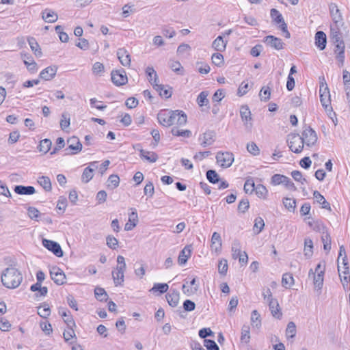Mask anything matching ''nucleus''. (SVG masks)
Returning <instances> with one entry per match:
<instances>
[{
	"instance_id": "1",
	"label": "nucleus",
	"mask_w": 350,
	"mask_h": 350,
	"mask_svg": "<svg viewBox=\"0 0 350 350\" xmlns=\"http://www.w3.org/2000/svg\"><path fill=\"white\" fill-rule=\"evenodd\" d=\"M159 122L164 126H170L174 124L183 126L187 123V118L183 111L162 110L157 115Z\"/></svg>"
},
{
	"instance_id": "2",
	"label": "nucleus",
	"mask_w": 350,
	"mask_h": 350,
	"mask_svg": "<svg viewBox=\"0 0 350 350\" xmlns=\"http://www.w3.org/2000/svg\"><path fill=\"white\" fill-rule=\"evenodd\" d=\"M2 284L8 288H16L22 282V275L19 269L10 266L5 269L1 275Z\"/></svg>"
},
{
	"instance_id": "3",
	"label": "nucleus",
	"mask_w": 350,
	"mask_h": 350,
	"mask_svg": "<svg viewBox=\"0 0 350 350\" xmlns=\"http://www.w3.org/2000/svg\"><path fill=\"white\" fill-rule=\"evenodd\" d=\"M126 269L125 259L122 256H118L117 265L112 271V278L116 286H122L124 281V271Z\"/></svg>"
},
{
	"instance_id": "4",
	"label": "nucleus",
	"mask_w": 350,
	"mask_h": 350,
	"mask_svg": "<svg viewBox=\"0 0 350 350\" xmlns=\"http://www.w3.org/2000/svg\"><path fill=\"white\" fill-rule=\"evenodd\" d=\"M325 273V265L319 262L314 272L312 269L309 271V276L313 275V283L314 288L317 290H321L323 285Z\"/></svg>"
},
{
	"instance_id": "5",
	"label": "nucleus",
	"mask_w": 350,
	"mask_h": 350,
	"mask_svg": "<svg viewBox=\"0 0 350 350\" xmlns=\"http://www.w3.org/2000/svg\"><path fill=\"white\" fill-rule=\"evenodd\" d=\"M287 142L290 150L295 153H299L304 148V144L299 134L291 133L288 135Z\"/></svg>"
},
{
	"instance_id": "6",
	"label": "nucleus",
	"mask_w": 350,
	"mask_h": 350,
	"mask_svg": "<svg viewBox=\"0 0 350 350\" xmlns=\"http://www.w3.org/2000/svg\"><path fill=\"white\" fill-rule=\"evenodd\" d=\"M301 137L304 145L308 147L314 146L318 139L316 132L310 127H307L303 131Z\"/></svg>"
},
{
	"instance_id": "7",
	"label": "nucleus",
	"mask_w": 350,
	"mask_h": 350,
	"mask_svg": "<svg viewBox=\"0 0 350 350\" xmlns=\"http://www.w3.org/2000/svg\"><path fill=\"white\" fill-rule=\"evenodd\" d=\"M234 159L233 154L230 152H219L216 155L217 163L224 168L230 167Z\"/></svg>"
},
{
	"instance_id": "8",
	"label": "nucleus",
	"mask_w": 350,
	"mask_h": 350,
	"mask_svg": "<svg viewBox=\"0 0 350 350\" xmlns=\"http://www.w3.org/2000/svg\"><path fill=\"white\" fill-rule=\"evenodd\" d=\"M319 94L320 101L323 107H327V105L331 104L329 90L324 78L320 82Z\"/></svg>"
},
{
	"instance_id": "9",
	"label": "nucleus",
	"mask_w": 350,
	"mask_h": 350,
	"mask_svg": "<svg viewBox=\"0 0 350 350\" xmlns=\"http://www.w3.org/2000/svg\"><path fill=\"white\" fill-rule=\"evenodd\" d=\"M331 40L335 45V49L342 50L345 49V43L342 39V35L340 31V27H334L331 26Z\"/></svg>"
},
{
	"instance_id": "10",
	"label": "nucleus",
	"mask_w": 350,
	"mask_h": 350,
	"mask_svg": "<svg viewBox=\"0 0 350 350\" xmlns=\"http://www.w3.org/2000/svg\"><path fill=\"white\" fill-rule=\"evenodd\" d=\"M271 16L275 23L280 24L279 27L284 32V36L286 38H289L291 35L289 31L287 30V25L285 23L282 14L277 10L271 9Z\"/></svg>"
},
{
	"instance_id": "11",
	"label": "nucleus",
	"mask_w": 350,
	"mask_h": 350,
	"mask_svg": "<svg viewBox=\"0 0 350 350\" xmlns=\"http://www.w3.org/2000/svg\"><path fill=\"white\" fill-rule=\"evenodd\" d=\"M111 77L112 82L116 86L123 85L128 81V78L124 69L113 70Z\"/></svg>"
},
{
	"instance_id": "12",
	"label": "nucleus",
	"mask_w": 350,
	"mask_h": 350,
	"mask_svg": "<svg viewBox=\"0 0 350 350\" xmlns=\"http://www.w3.org/2000/svg\"><path fill=\"white\" fill-rule=\"evenodd\" d=\"M240 116L243 124L247 130L250 131L253 126L252 114L247 105H243L240 108Z\"/></svg>"
},
{
	"instance_id": "13",
	"label": "nucleus",
	"mask_w": 350,
	"mask_h": 350,
	"mask_svg": "<svg viewBox=\"0 0 350 350\" xmlns=\"http://www.w3.org/2000/svg\"><path fill=\"white\" fill-rule=\"evenodd\" d=\"M329 8L330 14L334 22V25L332 26H334V27H340L343 24L342 16L340 10L335 3H331Z\"/></svg>"
},
{
	"instance_id": "14",
	"label": "nucleus",
	"mask_w": 350,
	"mask_h": 350,
	"mask_svg": "<svg viewBox=\"0 0 350 350\" xmlns=\"http://www.w3.org/2000/svg\"><path fill=\"white\" fill-rule=\"evenodd\" d=\"M42 245L47 250L52 252L56 256H63V251L58 243L46 239H42Z\"/></svg>"
},
{
	"instance_id": "15",
	"label": "nucleus",
	"mask_w": 350,
	"mask_h": 350,
	"mask_svg": "<svg viewBox=\"0 0 350 350\" xmlns=\"http://www.w3.org/2000/svg\"><path fill=\"white\" fill-rule=\"evenodd\" d=\"M51 280L57 285H62L66 282V275L64 271L57 267H53L50 270Z\"/></svg>"
},
{
	"instance_id": "16",
	"label": "nucleus",
	"mask_w": 350,
	"mask_h": 350,
	"mask_svg": "<svg viewBox=\"0 0 350 350\" xmlns=\"http://www.w3.org/2000/svg\"><path fill=\"white\" fill-rule=\"evenodd\" d=\"M215 133L212 131H206L199 136L198 141L200 144L205 148L212 145L215 142Z\"/></svg>"
},
{
	"instance_id": "17",
	"label": "nucleus",
	"mask_w": 350,
	"mask_h": 350,
	"mask_svg": "<svg viewBox=\"0 0 350 350\" xmlns=\"http://www.w3.org/2000/svg\"><path fill=\"white\" fill-rule=\"evenodd\" d=\"M68 148L66 150H71L72 152L71 154H77L82 149V144L78 137L72 136L67 140Z\"/></svg>"
},
{
	"instance_id": "18",
	"label": "nucleus",
	"mask_w": 350,
	"mask_h": 350,
	"mask_svg": "<svg viewBox=\"0 0 350 350\" xmlns=\"http://www.w3.org/2000/svg\"><path fill=\"white\" fill-rule=\"evenodd\" d=\"M265 42L271 48L281 50L284 48V43L280 38L273 36H267L265 38Z\"/></svg>"
},
{
	"instance_id": "19",
	"label": "nucleus",
	"mask_w": 350,
	"mask_h": 350,
	"mask_svg": "<svg viewBox=\"0 0 350 350\" xmlns=\"http://www.w3.org/2000/svg\"><path fill=\"white\" fill-rule=\"evenodd\" d=\"M117 56L123 66L129 67L131 65V55L124 48L119 49L117 51Z\"/></svg>"
},
{
	"instance_id": "20",
	"label": "nucleus",
	"mask_w": 350,
	"mask_h": 350,
	"mask_svg": "<svg viewBox=\"0 0 350 350\" xmlns=\"http://www.w3.org/2000/svg\"><path fill=\"white\" fill-rule=\"evenodd\" d=\"M132 211L129 214V220L124 226V230L126 231H130L133 230L137 224L138 215L135 208H131Z\"/></svg>"
},
{
	"instance_id": "21",
	"label": "nucleus",
	"mask_w": 350,
	"mask_h": 350,
	"mask_svg": "<svg viewBox=\"0 0 350 350\" xmlns=\"http://www.w3.org/2000/svg\"><path fill=\"white\" fill-rule=\"evenodd\" d=\"M57 71L55 66H48L42 70L40 73V77L44 80L49 81L55 77Z\"/></svg>"
},
{
	"instance_id": "22",
	"label": "nucleus",
	"mask_w": 350,
	"mask_h": 350,
	"mask_svg": "<svg viewBox=\"0 0 350 350\" xmlns=\"http://www.w3.org/2000/svg\"><path fill=\"white\" fill-rule=\"evenodd\" d=\"M139 156L142 159L150 163L156 162L159 158L158 155L154 152L148 151L144 149L139 150Z\"/></svg>"
},
{
	"instance_id": "23",
	"label": "nucleus",
	"mask_w": 350,
	"mask_h": 350,
	"mask_svg": "<svg viewBox=\"0 0 350 350\" xmlns=\"http://www.w3.org/2000/svg\"><path fill=\"white\" fill-rule=\"evenodd\" d=\"M154 89L159 93V95L166 98L171 97L172 89L170 88H166L163 85L159 84V82L153 83Z\"/></svg>"
},
{
	"instance_id": "24",
	"label": "nucleus",
	"mask_w": 350,
	"mask_h": 350,
	"mask_svg": "<svg viewBox=\"0 0 350 350\" xmlns=\"http://www.w3.org/2000/svg\"><path fill=\"white\" fill-rule=\"evenodd\" d=\"M326 35L324 32L319 31L315 34V45L320 49L323 50L326 46Z\"/></svg>"
},
{
	"instance_id": "25",
	"label": "nucleus",
	"mask_w": 350,
	"mask_h": 350,
	"mask_svg": "<svg viewBox=\"0 0 350 350\" xmlns=\"http://www.w3.org/2000/svg\"><path fill=\"white\" fill-rule=\"evenodd\" d=\"M166 299L170 306L176 307L179 303L180 293L178 291H172L166 295Z\"/></svg>"
},
{
	"instance_id": "26",
	"label": "nucleus",
	"mask_w": 350,
	"mask_h": 350,
	"mask_svg": "<svg viewBox=\"0 0 350 350\" xmlns=\"http://www.w3.org/2000/svg\"><path fill=\"white\" fill-rule=\"evenodd\" d=\"M191 250L190 246H185L180 252L178 262L180 265H184L191 256Z\"/></svg>"
},
{
	"instance_id": "27",
	"label": "nucleus",
	"mask_w": 350,
	"mask_h": 350,
	"mask_svg": "<svg viewBox=\"0 0 350 350\" xmlns=\"http://www.w3.org/2000/svg\"><path fill=\"white\" fill-rule=\"evenodd\" d=\"M228 41L224 40L223 36H219L212 43V47L217 51H224L227 45Z\"/></svg>"
},
{
	"instance_id": "28",
	"label": "nucleus",
	"mask_w": 350,
	"mask_h": 350,
	"mask_svg": "<svg viewBox=\"0 0 350 350\" xmlns=\"http://www.w3.org/2000/svg\"><path fill=\"white\" fill-rule=\"evenodd\" d=\"M211 247V250L215 252L220 251L221 248V236L217 232H213L212 235Z\"/></svg>"
},
{
	"instance_id": "29",
	"label": "nucleus",
	"mask_w": 350,
	"mask_h": 350,
	"mask_svg": "<svg viewBox=\"0 0 350 350\" xmlns=\"http://www.w3.org/2000/svg\"><path fill=\"white\" fill-rule=\"evenodd\" d=\"M42 17L46 23H55L58 19L57 14L50 9H45L42 12Z\"/></svg>"
},
{
	"instance_id": "30",
	"label": "nucleus",
	"mask_w": 350,
	"mask_h": 350,
	"mask_svg": "<svg viewBox=\"0 0 350 350\" xmlns=\"http://www.w3.org/2000/svg\"><path fill=\"white\" fill-rule=\"evenodd\" d=\"M269 309L272 315L277 319H280L282 317V312L279 306V304L276 299L271 301L268 303Z\"/></svg>"
},
{
	"instance_id": "31",
	"label": "nucleus",
	"mask_w": 350,
	"mask_h": 350,
	"mask_svg": "<svg viewBox=\"0 0 350 350\" xmlns=\"http://www.w3.org/2000/svg\"><path fill=\"white\" fill-rule=\"evenodd\" d=\"M51 312L49 304L45 302L38 307V314L43 319H47L51 315Z\"/></svg>"
},
{
	"instance_id": "32",
	"label": "nucleus",
	"mask_w": 350,
	"mask_h": 350,
	"mask_svg": "<svg viewBox=\"0 0 350 350\" xmlns=\"http://www.w3.org/2000/svg\"><path fill=\"white\" fill-rule=\"evenodd\" d=\"M313 242L310 238H306L304 240V255L307 258H310L313 254Z\"/></svg>"
},
{
	"instance_id": "33",
	"label": "nucleus",
	"mask_w": 350,
	"mask_h": 350,
	"mask_svg": "<svg viewBox=\"0 0 350 350\" xmlns=\"http://www.w3.org/2000/svg\"><path fill=\"white\" fill-rule=\"evenodd\" d=\"M59 313L64 319V321L67 324L68 327H71L75 326V321L73 320L72 316L70 314L69 312H67L65 310H59Z\"/></svg>"
},
{
	"instance_id": "34",
	"label": "nucleus",
	"mask_w": 350,
	"mask_h": 350,
	"mask_svg": "<svg viewBox=\"0 0 350 350\" xmlns=\"http://www.w3.org/2000/svg\"><path fill=\"white\" fill-rule=\"evenodd\" d=\"M39 185L46 191H50L52 189L51 182L48 176H40L38 179Z\"/></svg>"
},
{
	"instance_id": "35",
	"label": "nucleus",
	"mask_w": 350,
	"mask_h": 350,
	"mask_svg": "<svg viewBox=\"0 0 350 350\" xmlns=\"http://www.w3.org/2000/svg\"><path fill=\"white\" fill-rule=\"evenodd\" d=\"M120 184V178L118 175H110L107 181V186L109 189H114L118 187Z\"/></svg>"
},
{
	"instance_id": "36",
	"label": "nucleus",
	"mask_w": 350,
	"mask_h": 350,
	"mask_svg": "<svg viewBox=\"0 0 350 350\" xmlns=\"http://www.w3.org/2000/svg\"><path fill=\"white\" fill-rule=\"evenodd\" d=\"M146 72L148 75V79L149 82L152 85L154 83L159 82V79L157 72L152 67L148 66L146 70Z\"/></svg>"
},
{
	"instance_id": "37",
	"label": "nucleus",
	"mask_w": 350,
	"mask_h": 350,
	"mask_svg": "<svg viewBox=\"0 0 350 350\" xmlns=\"http://www.w3.org/2000/svg\"><path fill=\"white\" fill-rule=\"evenodd\" d=\"M342 257V264H343V269H344V273H346V270L349 269L348 267V262H347V258L346 255V252L345 247L343 245L340 246V250H339V256L338 258V262H339L340 258Z\"/></svg>"
},
{
	"instance_id": "38",
	"label": "nucleus",
	"mask_w": 350,
	"mask_h": 350,
	"mask_svg": "<svg viewBox=\"0 0 350 350\" xmlns=\"http://www.w3.org/2000/svg\"><path fill=\"white\" fill-rule=\"evenodd\" d=\"M265 222L262 217H258L255 219L254 225L253 227L254 232L258 234L264 228Z\"/></svg>"
},
{
	"instance_id": "39",
	"label": "nucleus",
	"mask_w": 350,
	"mask_h": 350,
	"mask_svg": "<svg viewBox=\"0 0 350 350\" xmlns=\"http://www.w3.org/2000/svg\"><path fill=\"white\" fill-rule=\"evenodd\" d=\"M242 253L241 245L239 241H234L232 244V256L234 259L238 258V256Z\"/></svg>"
},
{
	"instance_id": "40",
	"label": "nucleus",
	"mask_w": 350,
	"mask_h": 350,
	"mask_svg": "<svg viewBox=\"0 0 350 350\" xmlns=\"http://www.w3.org/2000/svg\"><path fill=\"white\" fill-rule=\"evenodd\" d=\"M169 286L165 283H155L153 287L150 290L152 293L159 292L160 294L167 291Z\"/></svg>"
},
{
	"instance_id": "41",
	"label": "nucleus",
	"mask_w": 350,
	"mask_h": 350,
	"mask_svg": "<svg viewBox=\"0 0 350 350\" xmlns=\"http://www.w3.org/2000/svg\"><path fill=\"white\" fill-rule=\"evenodd\" d=\"M297 333L296 325L294 322L291 321L288 323L286 329V336L287 338H293Z\"/></svg>"
},
{
	"instance_id": "42",
	"label": "nucleus",
	"mask_w": 350,
	"mask_h": 350,
	"mask_svg": "<svg viewBox=\"0 0 350 350\" xmlns=\"http://www.w3.org/2000/svg\"><path fill=\"white\" fill-rule=\"evenodd\" d=\"M28 43H29V45L31 49L32 50V51L34 52L36 55H38V56L41 55L42 52H41L40 46L38 44V42L35 38H28Z\"/></svg>"
},
{
	"instance_id": "43",
	"label": "nucleus",
	"mask_w": 350,
	"mask_h": 350,
	"mask_svg": "<svg viewBox=\"0 0 350 350\" xmlns=\"http://www.w3.org/2000/svg\"><path fill=\"white\" fill-rule=\"evenodd\" d=\"M27 215L31 219H33L36 221H38L40 220V218L41 217L42 215V214L37 208L31 206H29L27 208Z\"/></svg>"
},
{
	"instance_id": "44",
	"label": "nucleus",
	"mask_w": 350,
	"mask_h": 350,
	"mask_svg": "<svg viewBox=\"0 0 350 350\" xmlns=\"http://www.w3.org/2000/svg\"><path fill=\"white\" fill-rule=\"evenodd\" d=\"M250 339V326L244 325L241 329V340L242 342L248 343Z\"/></svg>"
},
{
	"instance_id": "45",
	"label": "nucleus",
	"mask_w": 350,
	"mask_h": 350,
	"mask_svg": "<svg viewBox=\"0 0 350 350\" xmlns=\"http://www.w3.org/2000/svg\"><path fill=\"white\" fill-rule=\"evenodd\" d=\"M282 286L286 288H289L294 284V278L291 273H284L282 279Z\"/></svg>"
},
{
	"instance_id": "46",
	"label": "nucleus",
	"mask_w": 350,
	"mask_h": 350,
	"mask_svg": "<svg viewBox=\"0 0 350 350\" xmlns=\"http://www.w3.org/2000/svg\"><path fill=\"white\" fill-rule=\"evenodd\" d=\"M171 133L174 136H182L184 137H189L191 135L190 130H179L177 127L172 128Z\"/></svg>"
},
{
	"instance_id": "47",
	"label": "nucleus",
	"mask_w": 350,
	"mask_h": 350,
	"mask_svg": "<svg viewBox=\"0 0 350 350\" xmlns=\"http://www.w3.org/2000/svg\"><path fill=\"white\" fill-rule=\"evenodd\" d=\"M206 178L211 183H218L220 180L218 174L213 170H209L206 172Z\"/></svg>"
},
{
	"instance_id": "48",
	"label": "nucleus",
	"mask_w": 350,
	"mask_h": 350,
	"mask_svg": "<svg viewBox=\"0 0 350 350\" xmlns=\"http://www.w3.org/2000/svg\"><path fill=\"white\" fill-rule=\"evenodd\" d=\"M51 145L52 142L49 139H44L40 141L38 146L40 152L46 153L50 150Z\"/></svg>"
},
{
	"instance_id": "49",
	"label": "nucleus",
	"mask_w": 350,
	"mask_h": 350,
	"mask_svg": "<svg viewBox=\"0 0 350 350\" xmlns=\"http://www.w3.org/2000/svg\"><path fill=\"white\" fill-rule=\"evenodd\" d=\"M251 322L253 327L259 328L261 326V321L260 319V314L258 311L254 310L252 312Z\"/></svg>"
},
{
	"instance_id": "50",
	"label": "nucleus",
	"mask_w": 350,
	"mask_h": 350,
	"mask_svg": "<svg viewBox=\"0 0 350 350\" xmlns=\"http://www.w3.org/2000/svg\"><path fill=\"white\" fill-rule=\"evenodd\" d=\"M70 124V117L69 113L64 112L62 115V119L60 121V126L62 130H65L68 128Z\"/></svg>"
},
{
	"instance_id": "51",
	"label": "nucleus",
	"mask_w": 350,
	"mask_h": 350,
	"mask_svg": "<svg viewBox=\"0 0 350 350\" xmlns=\"http://www.w3.org/2000/svg\"><path fill=\"white\" fill-rule=\"evenodd\" d=\"M228 261L226 259H221L218 262V272L221 275H226L228 271Z\"/></svg>"
},
{
	"instance_id": "52",
	"label": "nucleus",
	"mask_w": 350,
	"mask_h": 350,
	"mask_svg": "<svg viewBox=\"0 0 350 350\" xmlns=\"http://www.w3.org/2000/svg\"><path fill=\"white\" fill-rule=\"evenodd\" d=\"M321 239L323 243V248L329 252L331 250V237L327 232H323Z\"/></svg>"
},
{
	"instance_id": "53",
	"label": "nucleus",
	"mask_w": 350,
	"mask_h": 350,
	"mask_svg": "<svg viewBox=\"0 0 350 350\" xmlns=\"http://www.w3.org/2000/svg\"><path fill=\"white\" fill-rule=\"evenodd\" d=\"M256 196L260 198L265 199L268 193L267 189L262 185H258L254 189Z\"/></svg>"
},
{
	"instance_id": "54",
	"label": "nucleus",
	"mask_w": 350,
	"mask_h": 350,
	"mask_svg": "<svg viewBox=\"0 0 350 350\" xmlns=\"http://www.w3.org/2000/svg\"><path fill=\"white\" fill-rule=\"evenodd\" d=\"M94 172L91 168H85L81 176V180L83 183H87L92 179Z\"/></svg>"
},
{
	"instance_id": "55",
	"label": "nucleus",
	"mask_w": 350,
	"mask_h": 350,
	"mask_svg": "<svg viewBox=\"0 0 350 350\" xmlns=\"http://www.w3.org/2000/svg\"><path fill=\"white\" fill-rule=\"evenodd\" d=\"M208 94L207 92H202L198 95L197 98V103L200 106H206L208 104V100L207 98Z\"/></svg>"
},
{
	"instance_id": "56",
	"label": "nucleus",
	"mask_w": 350,
	"mask_h": 350,
	"mask_svg": "<svg viewBox=\"0 0 350 350\" xmlns=\"http://www.w3.org/2000/svg\"><path fill=\"white\" fill-rule=\"evenodd\" d=\"M338 271L339 276H340V281H341L342 285L345 286V285H348L349 283L350 284V282L349 280V275H347L348 271H349V269L347 270H346V273L345 274L343 273L344 272V269L342 270L340 267L338 265Z\"/></svg>"
},
{
	"instance_id": "57",
	"label": "nucleus",
	"mask_w": 350,
	"mask_h": 350,
	"mask_svg": "<svg viewBox=\"0 0 350 350\" xmlns=\"http://www.w3.org/2000/svg\"><path fill=\"white\" fill-rule=\"evenodd\" d=\"M106 244L109 248L116 250L118 246V241L113 236L109 235L106 238Z\"/></svg>"
},
{
	"instance_id": "58",
	"label": "nucleus",
	"mask_w": 350,
	"mask_h": 350,
	"mask_svg": "<svg viewBox=\"0 0 350 350\" xmlns=\"http://www.w3.org/2000/svg\"><path fill=\"white\" fill-rule=\"evenodd\" d=\"M212 62L217 66H221L224 64V56L219 53H216L213 54L211 57Z\"/></svg>"
},
{
	"instance_id": "59",
	"label": "nucleus",
	"mask_w": 350,
	"mask_h": 350,
	"mask_svg": "<svg viewBox=\"0 0 350 350\" xmlns=\"http://www.w3.org/2000/svg\"><path fill=\"white\" fill-rule=\"evenodd\" d=\"M247 150L252 155L257 156L260 154V149L256 143L251 142L247 144Z\"/></svg>"
},
{
	"instance_id": "60",
	"label": "nucleus",
	"mask_w": 350,
	"mask_h": 350,
	"mask_svg": "<svg viewBox=\"0 0 350 350\" xmlns=\"http://www.w3.org/2000/svg\"><path fill=\"white\" fill-rule=\"evenodd\" d=\"M94 294L96 299L100 301L106 300L107 297V294L103 288H96L94 290Z\"/></svg>"
},
{
	"instance_id": "61",
	"label": "nucleus",
	"mask_w": 350,
	"mask_h": 350,
	"mask_svg": "<svg viewBox=\"0 0 350 350\" xmlns=\"http://www.w3.org/2000/svg\"><path fill=\"white\" fill-rule=\"evenodd\" d=\"M23 64L26 65L27 70L31 74H34L38 71V66L37 64L34 61L28 62L27 60H23Z\"/></svg>"
},
{
	"instance_id": "62",
	"label": "nucleus",
	"mask_w": 350,
	"mask_h": 350,
	"mask_svg": "<svg viewBox=\"0 0 350 350\" xmlns=\"http://www.w3.org/2000/svg\"><path fill=\"white\" fill-rule=\"evenodd\" d=\"M283 204L289 211H293L295 208V200L291 198H286L283 200Z\"/></svg>"
},
{
	"instance_id": "63",
	"label": "nucleus",
	"mask_w": 350,
	"mask_h": 350,
	"mask_svg": "<svg viewBox=\"0 0 350 350\" xmlns=\"http://www.w3.org/2000/svg\"><path fill=\"white\" fill-rule=\"evenodd\" d=\"M271 92L269 88H262L259 93L261 100L267 101L270 98Z\"/></svg>"
},
{
	"instance_id": "64",
	"label": "nucleus",
	"mask_w": 350,
	"mask_h": 350,
	"mask_svg": "<svg viewBox=\"0 0 350 350\" xmlns=\"http://www.w3.org/2000/svg\"><path fill=\"white\" fill-rule=\"evenodd\" d=\"M204 343L208 350H219V347L213 340L205 339Z\"/></svg>"
}]
</instances>
